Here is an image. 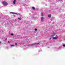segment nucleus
<instances>
[{
	"mask_svg": "<svg viewBox=\"0 0 65 65\" xmlns=\"http://www.w3.org/2000/svg\"><path fill=\"white\" fill-rule=\"evenodd\" d=\"M3 4L5 6H6L8 5V3L6 2L5 1L3 2Z\"/></svg>",
	"mask_w": 65,
	"mask_h": 65,
	"instance_id": "1",
	"label": "nucleus"
},
{
	"mask_svg": "<svg viewBox=\"0 0 65 65\" xmlns=\"http://www.w3.org/2000/svg\"><path fill=\"white\" fill-rule=\"evenodd\" d=\"M58 37H53V39H57V38H58Z\"/></svg>",
	"mask_w": 65,
	"mask_h": 65,
	"instance_id": "2",
	"label": "nucleus"
},
{
	"mask_svg": "<svg viewBox=\"0 0 65 65\" xmlns=\"http://www.w3.org/2000/svg\"><path fill=\"white\" fill-rule=\"evenodd\" d=\"M40 43H35L31 44V45H34V44H38Z\"/></svg>",
	"mask_w": 65,
	"mask_h": 65,
	"instance_id": "3",
	"label": "nucleus"
},
{
	"mask_svg": "<svg viewBox=\"0 0 65 65\" xmlns=\"http://www.w3.org/2000/svg\"><path fill=\"white\" fill-rule=\"evenodd\" d=\"M15 2H16V0H14V1L13 2V3H14V4H15Z\"/></svg>",
	"mask_w": 65,
	"mask_h": 65,
	"instance_id": "4",
	"label": "nucleus"
},
{
	"mask_svg": "<svg viewBox=\"0 0 65 65\" xmlns=\"http://www.w3.org/2000/svg\"><path fill=\"white\" fill-rule=\"evenodd\" d=\"M43 19H44V18H43V17H42L41 18V21L42 22H43Z\"/></svg>",
	"mask_w": 65,
	"mask_h": 65,
	"instance_id": "5",
	"label": "nucleus"
},
{
	"mask_svg": "<svg viewBox=\"0 0 65 65\" xmlns=\"http://www.w3.org/2000/svg\"><path fill=\"white\" fill-rule=\"evenodd\" d=\"M48 17L49 18H51V14H49L48 15Z\"/></svg>",
	"mask_w": 65,
	"mask_h": 65,
	"instance_id": "6",
	"label": "nucleus"
},
{
	"mask_svg": "<svg viewBox=\"0 0 65 65\" xmlns=\"http://www.w3.org/2000/svg\"><path fill=\"white\" fill-rule=\"evenodd\" d=\"M10 13H12V14H15L14 12H10Z\"/></svg>",
	"mask_w": 65,
	"mask_h": 65,
	"instance_id": "7",
	"label": "nucleus"
},
{
	"mask_svg": "<svg viewBox=\"0 0 65 65\" xmlns=\"http://www.w3.org/2000/svg\"><path fill=\"white\" fill-rule=\"evenodd\" d=\"M32 8L33 9V10H35V8L34 7H32Z\"/></svg>",
	"mask_w": 65,
	"mask_h": 65,
	"instance_id": "8",
	"label": "nucleus"
},
{
	"mask_svg": "<svg viewBox=\"0 0 65 65\" xmlns=\"http://www.w3.org/2000/svg\"><path fill=\"white\" fill-rule=\"evenodd\" d=\"M41 14H42V17H43V13H41Z\"/></svg>",
	"mask_w": 65,
	"mask_h": 65,
	"instance_id": "9",
	"label": "nucleus"
},
{
	"mask_svg": "<svg viewBox=\"0 0 65 65\" xmlns=\"http://www.w3.org/2000/svg\"><path fill=\"white\" fill-rule=\"evenodd\" d=\"M18 19H19V20H21L22 19V18H18Z\"/></svg>",
	"mask_w": 65,
	"mask_h": 65,
	"instance_id": "10",
	"label": "nucleus"
},
{
	"mask_svg": "<svg viewBox=\"0 0 65 65\" xmlns=\"http://www.w3.org/2000/svg\"><path fill=\"white\" fill-rule=\"evenodd\" d=\"M10 45L11 46H14L13 45Z\"/></svg>",
	"mask_w": 65,
	"mask_h": 65,
	"instance_id": "11",
	"label": "nucleus"
},
{
	"mask_svg": "<svg viewBox=\"0 0 65 65\" xmlns=\"http://www.w3.org/2000/svg\"><path fill=\"white\" fill-rule=\"evenodd\" d=\"M13 34H11V35H12V36H13Z\"/></svg>",
	"mask_w": 65,
	"mask_h": 65,
	"instance_id": "12",
	"label": "nucleus"
},
{
	"mask_svg": "<svg viewBox=\"0 0 65 65\" xmlns=\"http://www.w3.org/2000/svg\"><path fill=\"white\" fill-rule=\"evenodd\" d=\"M63 46H64V47H65V44L63 45Z\"/></svg>",
	"mask_w": 65,
	"mask_h": 65,
	"instance_id": "13",
	"label": "nucleus"
},
{
	"mask_svg": "<svg viewBox=\"0 0 65 65\" xmlns=\"http://www.w3.org/2000/svg\"><path fill=\"white\" fill-rule=\"evenodd\" d=\"M35 31H37V29H35Z\"/></svg>",
	"mask_w": 65,
	"mask_h": 65,
	"instance_id": "14",
	"label": "nucleus"
},
{
	"mask_svg": "<svg viewBox=\"0 0 65 65\" xmlns=\"http://www.w3.org/2000/svg\"><path fill=\"white\" fill-rule=\"evenodd\" d=\"M51 38H49V40H51Z\"/></svg>",
	"mask_w": 65,
	"mask_h": 65,
	"instance_id": "15",
	"label": "nucleus"
},
{
	"mask_svg": "<svg viewBox=\"0 0 65 65\" xmlns=\"http://www.w3.org/2000/svg\"><path fill=\"white\" fill-rule=\"evenodd\" d=\"M15 45H17V43H15Z\"/></svg>",
	"mask_w": 65,
	"mask_h": 65,
	"instance_id": "16",
	"label": "nucleus"
},
{
	"mask_svg": "<svg viewBox=\"0 0 65 65\" xmlns=\"http://www.w3.org/2000/svg\"><path fill=\"white\" fill-rule=\"evenodd\" d=\"M8 43H10V42H9V41H8Z\"/></svg>",
	"mask_w": 65,
	"mask_h": 65,
	"instance_id": "17",
	"label": "nucleus"
},
{
	"mask_svg": "<svg viewBox=\"0 0 65 65\" xmlns=\"http://www.w3.org/2000/svg\"><path fill=\"white\" fill-rule=\"evenodd\" d=\"M7 39V38H6V39H5V40H6Z\"/></svg>",
	"mask_w": 65,
	"mask_h": 65,
	"instance_id": "18",
	"label": "nucleus"
},
{
	"mask_svg": "<svg viewBox=\"0 0 65 65\" xmlns=\"http://www.w3.org/2000/svg\"><path fill=\"white\" fill-rule=\"evenodd\" d=\"M0 43H1V42H0Z\"/></svg>",
	"mask_w": 65,
	"mask_h": 65,
	"instance_id": "19",
	"label": "nucleus"
}]
</instances>
